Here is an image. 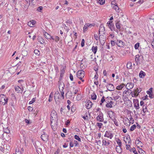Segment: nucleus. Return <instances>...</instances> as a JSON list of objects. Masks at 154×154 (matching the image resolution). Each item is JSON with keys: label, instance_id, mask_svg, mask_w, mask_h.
<instances>
[{"label": "nucleus", "instance_id": "obj_1", "mask_svg": "<svg viewBox=\"0 0 154 154\" xmlns=\"http://www.w3.org/2000/svg\"><path fill=\"white\" fill-rule=\"evenodd\" d=\"M85 72L83 70H79L77 71V76L83 82H84V80L82 79L85 75Z\"/></svg>", "mask_w": 154, "mask_h": 154}, {"label": "nucleus", "instance_id": "obj_2", "mask_svg": "<svg viewBox=\"0 0 154 154\" xmlns=\"http://www.w3.org/2000/svg\"><path fill=\"white\" fill-rule=\"evenodd\" d=\"M143 57L142 55H136L135 60L137 65L142 63L143 62Z\"/></svg>", "mask_w": 154, "mask_h": 154}, {"label": "nucleus", "instance_id": "obj_3", "mask_svg": "<svg viewBox=\"0 0 154 154\" xmlns=\"http://www.w3.org/2000/svg\"><path fill=\"white\" fill-rule=\"evenodd\" d=\"M8 99L6 96L3 94L0 95V102H2L3 105L7 104Z\"/></svg>", "mask_w": 154, "mask_h": 154}, {"label": "nucleus", "instance_id": "obj_4", "mask_svg": "<svg viewBox=\"0 0 154 154\" xmlns=\"http://www.w3.org/2000/svg\"><path fill=\"white\" fill-rule=\"evenodd\" d=\"M64 87V84L63 82L61 80V79H59L58 81V87L59 90H63Z\"/></svg>", "mask_w": 154, "mask_h": 154}, {"label": "nucleus", "instance_id": "obj_5", "mask_svg": "<svg viewBox=\"0 0 154 154\" xmlns=\"http://www.w3.org/2000/svg\"><path fill=\"white\" fill-rule=\"evenodd\" d=\"M51 120L52 122V120H53L54 119H57V114L56 112L54 111H52L51 114Z\"/></svg>", "mask_w": 154, "mask_h": 154}, {"label": "nucleus", "instance_id": "obj_6", "mask_svg": "<svg viewBox=\"0 0 154 154\" xmlns=\"http://www.w3.org/2000/svg\"><path fill=\"white\" fill-rule=\"evenodd\" d=\"M104 137L109 138L110 139H111L113 137V135L110 132L106 131L104 135Z\"/></svg>", "mask_w": 154, "mask_h": 154}, {"label": "nucleus", "instance_id": "obj_7", "mask_svg": "<svg viewBox=\"0 0 154 154\" xmlns=\"http://www.w3.org/2000/svg\"><path fill=\"white\" fill-rule=\"evenodd\" d=\"M106 87L108 91H113L114 90L113 85L111 84H109L106 85Z\"/></svg>", "mask_w": 154, "mask_h": 154}, {"label": "nucleus", "instance_id": "obj_8", "mask_svg": "<svg viewBox=\"0 0 154 154\" xmlns=\"http://www.w3.org/2000/svg\"><path fill=\"white\" fill-rule=\"evenodd\" d=\"M96 119L97 121H99L100 122H103L104 120L103 114L101 113L100 114L97 116Z\"/></svg>", "mask_w": 154, "mask_h": 154}, {"label": "nucleus", "instance_id": "obj_9", "mask_svg": "<svg viewBox=\"0 0 154 154\" xmlns=\"http://www.w3.org/2000/svg\"><path fill=\"white\" fill-rule=\"evenodd\" d=\"M133 103L134 104V106L136 109H139V101L137 100L134 99L133 100Z\"/></svg>", "mask_w": 154, "mask_h": 154}, {"label": "nucleus", "instance_id": "obj_10", "mask_svg": "<svg viewBox=\"0 0 154 154\" xmlns=\"http://www.w3.org/2000/svg\"><path fill=\"white\" fill-rule=\"evenodd\" d=\"M92 105V102L89 100H88L86 103V107L87 109H90Z\"/></svg>", "mask_w": 154, "mask_h": 154}, {"label": "nucleus", "instance_id": "obj_11", "mask_svg": "<svg viewBox=\"0 0 154 154\" xmlns=\"http://www.w3.org/2000/svg\"><path fill=\"white\" fill-rule=\"evenodd\" d=\"M134 84L133 83H128L126 85V88L128 90H129L132 88L134 86Z\"/></svg>", "mask_w": 154, "mask_h": 154}, {"label": "nucleus", "instance_id": "obj_12", "mask_svg": "<svg viewBox=\"0 0 154 154\" xmlns=\"http://www.w3.org/2000/svg\"><path fill=\"white\" fill-rule=\"evenodd\" d=\"M108 114L109 117L111 119H113L114 117H116L115 116V113L112 111H108Z\"/></svg>", "mask_w": 154, "mask_h": 154}, {"label": "nucleus", "instance_id": "obj_13", "mask_svg": "<svg viewBox=\"0 0 154 154\" xmlns=\"http://www.w3.org/2000/svg\"><path fill=\"white\" fill-rule=\"evenodd\" d=\"M42 139L44 141H46L48 140V136L45 134H43L41 136Z\"/></svg>", "mask_w": 154, "mask_h": 154}, {"label": "nucleus", "instance_id": "obj_14", "mask_svg": "<svg viewBox=\"0 0 154 154\" xmlns=\"http://www.w3.org/2000/svg\"><path fill=\"white\" fill-rule=\"evenodd\" d=\"M116 45L120 47H123L125 45L124 43L122 41L117 40L116 42Z\"/></svg>", "mask_w": 154, "mask_h": 154}, {"label": "nucleus", "instance_id": "obj_15", "mask_svg": "<svg viewBox=\"0 0 154 154\" xmlns=\"http://www.w3.org/2000/svg\"><path fill=\"white\" fill-rule=\"evenodd\" d=\"M103 145H105L106 146H108L110 144V142L109 140L107 141L106 139H103L102 140Z\"/></svg>", "mask_w": 154, "mask_h": 154}, {"label": "nucleus", "instance_id": "obj_16", "mask_svg": "<svg viewBox=\"0 0 154 154\" xmlns=\"http://www.w3.org/2000/svg\"><path fill=\"white\" fill-rule=\"evenodd\" d=\"M15 91L17 93H20L21 92V91H21V89L18 86L15 87Z\"/></svg>", "mask_w": 154, "mask_h": 154}, {"label": "nucleus", "instance_id": "obj_17", "mask_svg": "<svg viewBox=\"0 0 154 154\" xmlns=\"http://www.w3.org/2000/svg\"><path fill=\"white\" fill-rule=\"evenodd\" d=\"M145 75V73L142 71H141L139 74L140 77L142 78H143Z\"/></svg>", "mask_w": 154, "mask_h": 154}, {"label": "nucleus", "instance_id": "obj_18", "mask_svg": "<svg viewBox=\"0 0 154 154\" xmlns=\"http://www.w3.org/2000/svg\"><path fill=\"white\" fill-rule=\"evenodd\" d=\"M105 31V28L103 26L101 25L100 26L99 29V34L100 35V32H104Z\"/></svg>", "mask_w": 154, "mask_h": 154}, {"label": "nucleus", "instance_id": "obj_19", "mask_svg": "<svg viewBox=\"0 0 154 154\" xmlns=\"http://www.w3.org/2000/svg\"><path fill=\"white\" fill-rule=\"evenodd\" d=\"M99 39L100 42H101L102 41H104L105 39V38L103 35H99Z\"/></svg>", "mask_w": 154, "mask_h": 154}, {"label": "nucleus", "instance_id": "obj_20", "mask_svg": "<svg viewBox=\"0 0 154 154\" xmlns=\"http://www.w3.org/2000/svg\"><path fill=\"white\" fill-rule=\"evenodd\" d=\"M121 146H117L116 147V152L119 153H121L122 151V149L121 148Z\"/></svg>", "mask_w": 154, "mask_h": 154}, {"label": "nucleus", "instance_id": "obj_21", "mask_svg": "<svg viewBox=\"0 0 154 154\" xmlns=\"http://www.w3.org/2000/svg\"><path fill=\"white\" fill-rule=\"evenodd\" d=\"M119 20H117L116 23V28L120 29L121 28L120 24L119 23Z\"/></svg>", "mask_w": 154, "mask_h": 154}, {"label": "nucleus", "instance_id": "obj_22", "mask_svg": "<svg viewBox=\"0 0 154 154\" xmlns=\"http://www.w3.org/2000/svg\"><path fill=\"white\" fill-rule=\"evenodd\" d=\"M108 26L111 31H116V30L115 26L113 24H112L111 25H108Z\"/></svg>", "mask_w": 154, "mask_h": 154}, {"label": "nucleus", "instance_id": "obj_23", "mask_svg": "<svg viewBox=\"0 0 154 154\" xmlns=\"http://www.w3.org/2000/svg\"><path fill=\"white\" fill-rule=\"evenodd\" d=\"M111 119L114 122V123L116 126H119L117 120L116 119V117H114L113 118Z\"/></svg>", "mask_w": 154, "mask_h": 154}, {"label": "nucleus", "instance_id": "obj_24", "mask_svg": "<svg viewBox=\"0 0 154 154\" xmlns=\"http://www.w3.org/2000/svg\"><path fill=\"white\" fill-rule=\"evenodd\" d=\"M54 95V98L55 100H56V98H57L58 99H59L60 94L58 91L57 92H56Z\"/></svg>", "mask_w": 154, "mask_h": 154}, {"label": "nucleus", "instance_id": "obj_25", "mask_svg": "<svg viewBox=\"0 0 154 154\" xmlns=\"http://www.w3.org/2000/svg\"><path fill=\"white\" fill-rule=\"evenodd\" d=\"M124 85L123 83H122L120 85L117 86L116 89L118 90H120L123 88Z\"/></svg>", "mask_w": 154, "mask_h": 154}, {"label": "nucleus", "instance_id": "obj_26", "mask_svg": "<svg viewBox=\"0 0 154 154\" xmlns=\"http://www.w3.org/2000/svg\"><path fill=\"white\" fill-rule=\"evenodd\" d=\"M97 50V46H93L92 48V50L93 53L95 54Z\"/></svg>", "mask_w": 154, "mask_h": 154}, {"label": "nucleus", "instance_id": "obj_27", "mask_svg": "<svg viewBox=\"0 0 154 154\" xmlns=\"http://www.w3.org/2000/svg\"><path fill=\"white\" fill-rule=\"evenodd\" d=\"M44 36L47 39H49L51 38V35L48 33L46 32H45L44 33Z\"/></svg>", "mask_w": 154, "mask_h": 154}, {"label": "nucleus", "instance_id": "obj_28", "mask_svg": "<svg viewBox=\"0 0 154 154\" xmlns=\"http://www.w3.org/2000/svg\"><path fill=\"white\" fill-rule=\"evenodd\" d=\"M3 131L4 133H7V134L9 133L10 132V131L8 129V128H3Z\"/></svg>", "mask_w": 154, "mask_h": 154}, {"label": "nucleus", "instance_id": "obj_29", "mask_svg": "<svg viewBox=\"0 0 154 154\" xmlns=\"http://www.w3.org/2000/svg\"><path fill=\"white\" fill-rule=\"evenodd\" d=\"M113 8L114 9H115L116 12H119V8L118 7L117 4H116L115 6H113Z\"/></svg>", "mask_w": 154, "mask_h": 154}, {"label": "nucleus", "instance_id": "obj_30", "mask_svg": "<svg viewBox=\"0 0 154 154\" xmlns=\"http://www.w3.org/2000/svg\"><path fill=\"white\" fill-rule=\"evenodd\" d=\"M91 97L92 99L95 100L97 98V95L94 93H93L91 95Z\"/></svg>", "mask_w": 154, "mask_h": 154}, {"label": "nucleus", "instance_id": "obj_31", "mask_svg": "<svg viewBox=\"0 0 154 154\" xmlns=\"http://www.w3.org/2000/svg\"><path fill=\"white\" fill-rule=\"evenodd\" d=\"M147 110V109L146 107V106L144 105H143V112L144 114H143V115H145V113L146 111Z\"/></svg>", "mask_w": 154, "mask_h": 154}, {"label": "nucleus", "instance_id": "obj_32", "mask_svg": "<svg viewBox=\"0 0 154 154\" xmlns=\"http://www.w3.org/2000/svg\"><path fill=\"white\" fill-rule=\"evenodd\" d=\"M141 91V89L140 88H137L136 89L134 90V92L136 93H137V94H138V95L139 94Z\"/></svg>", "mask_w": 154, "mask_h": 154}, {"label": "nucleus", "instance_id": "obj_33", "mask_svg": "<svg viewBox=\"0 0 154 154\" xmlns=\"http://www.w3.org/2000/svg\"><path fill=\"white\" fill-rule=\"evenodd\" d=\"M61 95V97L63 99H64V91H63V90H59Z\"/></svg>", "mask_w": 154, "mask_h": 154}, {"label": "nucleus", "instance_id": "obj_34", "mask_svg": "<svg viewBox=\"0 0 154 154\" xmlns=\"http://www.w3.org/2000/svg\"><path fill=\"white\" fill-rule=\"evenodd\" d=\"M88 24H85L83 27V31L85 32V31H86L87 30L88 28Z\"/></svg>", "mask_w": 154, "mask_h": 154}, {"label": "nucleus", "instance_id": "obj_35", "mask_svg": "<svg viewBox=\"0 0 154 154\" xmlns=\"http://www.w3.org/2000/svg\"><path fill=\"white\" fill-rule=\"evenodd\" d=\"M39 40V42H40L41 44H43L45 43V40L42 38H40L38 39Z\"/></svg>", "mask_w": 154, "mask_h": 154}, {"label": "nucleus", "instance_id": "obj_36", "mask_svg": "<svg viewBox=\"0 0 154 154\" xmlns=\"http://www.w3.org/2000/svg\"><path fill=\"white\" fill-rule=\"evenodd\" d=\"M136 125H132L130 128V131H134L135 129L136 128Z\"/></svg>", "mask_w": 154, "mask_h": 154}, {"label": "nucleus", "instance_id": "obj_37", "mask_svg": "<svg viewBox=\"0 0 154 154\" xmlns=\"http://www.w3.org/2000/svg\"><path fill=\"white\" fill-rule=\"evenodd\" d=\"M74 138L75 139L79 141H81V138L78 135H75L74 136Z\"/></svg>", "mask_w": 154, "mask_h": 154}, {"label": "nucleus", "instance_id": "obj_38", "mask_svg": "<svg viewBox=\"0 0 154 154\" xmlns=\"http://www.w3.org/2000/svg\"><path fill=\"white\" fill-rule=\"evenodd\" d=\"M117 142V143L118 144V146H122V143L121 142V140H120L118 139L117 141H116Z\"/></svg>", "mask_w": 154, "mask_h": 154}, {"label": "nucleus", "instance_id": "obj_39", "mask_svg": "<svg viewBox=\"0 0 154 154\" xmlns=\"http://www.w3.org/2000/svg\"><path fill=\"white\" fill-rule=\"evenodd\" d=\"M64 71H62L61 72L60 75V78H59V79H60L61 80L62 79V78L63 76V74L64 73Z\"/></svg>", "mask_w": 154, "mask_h": 154}, {"label": "nucleus", "instance_id": "obj_40", "mask_svg": "<svg viewBox=\"0 0 154 154\" xmlns=\"http://www.w3.org/2000/svg\"><path fill=\"white\" fill-rule=\"evenodd\" d=\"M106 106L107 108H111L112 107V105L109 102L107 103L106 105Z\"/></svg>", "mask_w": 154, "mask_h": 154}, {"label": "nucleus", "instance_id": "obj_41", "mask_svg": "<svg viewBox=\"0 0 154 154\" xmlns=\"http://www.w3.org/2000/svg\"><path fill=\"white\" fill-rule=\"evenodd\" d=\"M96 125L99 128H102L103 124L101 123L97 122L96 124Z\"/></svg>", "mask_w": 154, "mask_h": 154}, {"label": "nucleus", "instance_id": "obj_42", "mask_svg": "<svg viewBox=\"0 0 154 154\" xmlns=\"http://www.w3.org/2000/svg\"><path fill=\"white\" fill-rule=\"evenodd\" d=\"M39 52L40 51L37 49H35L34 51V53L35 54L37 55H39Z\"/></svg>", "mask_w": 154, "mask_h": 154}, {"label": "nucleus", "instance_id": "obj_43", "mask_svg": "<svg viewBox=\"0 0 154 154\" xmlns=\"http://www.w3.org/2000/svg\"><path fill=\"white\" fill-rule=\"evenodd\" d=\"M105 2V0H99L98 2L100 5H103L104 4Z\"/></svg>", "mask_w": 154, "mask_h": 154}, {"label": "nucleus", "instance_id": "obj_44", "mask_svg": "<svg viewBox=\"0 0 154 154\" xmlns=\"http://www.w3.org/2000/svg\"><path fill=\"white\" fill-rule=\"evenodd\" d=\"M139 43H137L136 44H135L134 45V48L135 49H138L139 46Z\"/></svg>", "mask_w": 154, "mask_h": 154}, {"label": "nucleus", "instance_id": "obj_45", "mask_svg": "<svg viewBox=\"0 0 154 154\" xmlns=\"http://www.w3.org/2000/svg\"><path fill=\"white\" fill-rule=\"evenodd\" d=\"M131 93L132 96L133 97H137L138 96V94H137V93H136L134 92L133 93L131 92Z\"/></svg>", "mask_w": 154, "mask_h": 154}, {"label": "nucleus", "instance_id": "obj_46", "mask_svg": "<svg viewBox=\"0 0 154 154\" xmlns=\"http://www.w3.org/2000/svg\"><path fill=\"white\" fill-rule=\"evenodd\" d=\"M54 40L56 42H57L59 40V37L57 36H55L54 38Z\"/></svg>", "mask_w": 154, "mask_h": 154}, {"label": "nucleus", "instance_id": "obj_47", "mask_svg": "<svg viewBox=\"0 0 154 154\" xmlns=\"http://www.w3.org/2000/svg\"><path fill=\"white\" fill-rule=\"evenodd\" d=\"M35 98H33L32 100L31 101H30L29 102V104H32L34 102H35Z\"/></svg>", "mask_w": 154, "mask_h": 154}, {"label": "nucleus", "instance_id": "obj_48", "mask_svg": "<svg viewBox=\"0 0 154 154\" xmlns=\"http://www.w3.org/2000/svg\"><path fill=\"white\" fill-rule=\"evenodd\" d=\"M116 42H115L114 41L112 40V41H111V45L112 46H114L115 45H116Z\"/></svg>", "mask_w": 154, "mask_h": 154}, {"label": "nucleus", "instance_id": "obj_49", "mask_svg": "<svg viewBox=\"0 0 154 154\" xmlns=\"http://www.w3.org/2000/svg\"><path fill=\"white\" fill-rule=\"evenodd\" d=\"M132 66V64L131 63H128L127 64V68H129V69L131 68Z\"/></svg>", "mask_w": 154, "mask_h": 154}, {"label": "nucleus", "instance_id": "obj_50", "mask_svg": "<svg viewBox=\"0 0 154 154\" xmlns=\"http://www.w3.org/2000/svg\"><path fill=\"white\" fill-rule=\"evenodd\" d=\"M75 107L74 106H72L71 109V111L72 112H74L75 111Z\"/></svg>", "mask_w": 154, "mask_h": 154}, {"label": "nucleus", "instance_id": "obj_51", "mask_svg": "<svg viewBox=\"0 0 154 154\" xmlns=\"http://www.w3.org/2000/svg\"><path fill=\"white\" fill-rule=\"evenodd\" d=\"M28 109L29 112H33V108L32 107L30 106H28Z\"/></svg>", "mask_w": 154, "mask_h": 154}, {"label": "nucleus", "instance_id": "obj_52", "mask_svg": "<svg viewBox=\"0 0 154 154\" xmlns=\"http://www.w3.org/2000/svg\"><path fill=\"white\" fill-rule=\"evenodd\" d=\"M85 44V40L84 39H82V41L81 45L82 47H83Z\"/></svg>", "mask_w": 154, "mask_h": 154}, {"label": "nucleus", "instance_id": "obj_53", "mask_svg": "<svg viewBox=\"0 0 154 154\" xmlns=\"http://www.w3.org/2000/svg\"><path fill=\"white\" fill-rule=\"evenodd\" d=\"M88 27H89L90 28H91L93 26H94L95 25V24H94V23H92V24L88 23Z\"/></svg>", "mask_w": 154, "mask_h": 154}, {"label": "nucleus", "instance_id": "obj_54", "mask_svg": "<svg viewBox=\"0 0 154 154\" xmlns=\"http://www.w3.org/2000/svg\"><path fill=\"white\" fill-rule=\"evenodd\" d=\"M73 143H74V144L75 146H77L79 144V143H78V142L76 140H74Z\"/></svg>", "mask_w": 154, "mask_h": 154}, {"label": "nucleus", "instance_id": "obj_55", "mask_svg": "<svg viewBox=\"0 0 154 154\" xmlns=\"http://www.w3.org/2000/svg\"><path fill=\"white\" fill-rule=\"evenodd\" d=\"M31 23H32L31 21H29V22H28V24H27L29 26L31 27H32L33 26V24H32Z\"/></svg>", "mask_w": 154, "mask_h": 154}, {"label": "nucleus", "instance_id": "obj_56", "mask_svg": "<svg viewBox=\"0 0 154 154\" xmlns=\"http://www.w3.org/2000/svg\"><path fill=\"white\" fill-rule=\"evenodd\" d=\"M138 152L140 153H141L143 154H144L145 152L144 151H143L142 149L141 148H140L138 151Z\"/></svg>", "mask_w": 154, "mask_h": 154}, {"label": "nucleus", "instance_id": "obj_57", "mask_svg": "<svg viewBox=\"0 0 154 154\" xmlns=\"http://www.w3.org/2000/svg\"><path fill=\"white\" fill-rule=\"evenodd\" d=\"M52 94V93H51L49 96V98L48 99V101L50 102H51L52 100V98L53 97L51 96V95Z\"/></svg>", "mask_w": 154, "mask_h": 154}, {"label": "nucleus", "instance_id": "obj_58", "mask_svg": "<svg viewBox=\"0 0 154 154\" xmlns=\"http://www.w3.org/2000/svg\"><path fill=\"white\" fill-rule=\"evenodd\" d=\"M140 138H139V139H138L136 141V143L137 142H138V143H137V144H139L140 145H141L142 143V142L140 140Z\"/></svg>", "mask_w": 154, "mask_h": 154}, {"label": "nucleus", "instance_id": "obj_59", "mask_svg": "<svg viewBox=\"0 0 154 154\" xmlns=\"http://www.w3.org/2000/svg\"><path fill=\"white\" fill-rule=\"evenodd\" d=\"M43 7L42 6H40L38 7L37 9V11H41Z\"/></svg>", "mask_w": 154, "mask_h": 154}, {"label": "nucleus", "instance_id": "obj_60", "mask_svg": "<svg viewBox=\"0 0 154 154\" xmlns=\"http://www.w3.org/2000/svg\"><path fill=\"white\" fill-rule=\"evenodd\" d=\"M69 78L71 81H72L73 80V76L72 74L71 73H70L69 74Z\"/></svg>", "mask_w": 154, "mask_h": 154}, {"label": "nucleus", "instance_id": "obj_61", "mask_svg": "<svg viewBox=\"0 0 154 154\" xmlns=\"http://www.w3.org/2000/svg\"><path fill=\"white\" fill-rule=\"evenodd\" d=\"M143 0H140L138 2L136 3L137 4H139L140 5L142 4L143 2Z\"/></svg>", "mask_w": 154, "mask_h": 154}, {"label": "nucleus", "instance_id": "obj_62", "mask_svg": "<svg viewBox=\"0 0 154 154\" xmlns=\"http://www.w3.org/2000/svg\"><path fill=\"white\" fill-rule=\"evenodd\" d=\"M126 140L128 141V144H129L131 143V139L130 137L129 136L128 137H126Z\"/></svg>", "mask_w": 154, "mask_h": 154}, {"label": "nucleus", "instance_id": "obj_63", "mask_svg": "<svg viewBox=\"0 0 154 154\" xmlns=\"http://www.w3.org/2000/svg\"><path fill=\"white\" fill-rule=\"evenodd\" d=\"M81 95L80 94H78L77 95V100H79L81 99Z\"/></svg>", "mask_w": 154, "mask_h": 154}, {"label": "nucleus", "instance_id": "obj_64", "mask_svg": "<svg viewBox=\"0 0 154 154\" xmlns=\"http://www.w3.org/2000/svg\"><path fill=\"white\" fill-rule=\"evenodd\" d=\"M105 97L104 96H103L101 99V103H103L105 100V99H104Z\"/></svg>", "mask_w": 154, "mask_h": 154}]
</instances>
